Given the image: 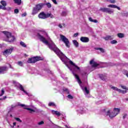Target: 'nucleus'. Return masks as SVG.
Masks as SVG:
<instances>
[{
  "label": "nucleus",
  "instance_id": "f257e3e1",
  "mask_svg": "<svg viewBox=\"0 0 128 128\" xmlns=\"http://www.w3.org/2000/svg\"><path fill=\"white\" fill-rule=\"evenodd\" d=\"M42 34H48L44 31H42L40 33H38V36L40 40L46 44V46H48L49 48H50V50H53V52H55L56 54H57V56L60 58L62 62H66V60L68 58L64 56L63 52H60V49L56 47L52 41L50 40V37H47L46 40V39L42 35Z\"/></svg>",
  "mask_w": 128,
  "mask_h": 128
},
{
  "label": "nucleus",
  "instance_id": "f03ea898",
  "mask_svg": "<svg viewBox=\"0 0 128 128\" xmlns=\"http://www.w3.org/2000/svg\"><path fill=\"white\" fill-rule=\"evenodd\" d=\"M120 110L118 108H114L113 111H110V110H108L106 112V116H108L110 118H114L115 116H116L120 112Z\"/></svg>",
  "mask_w": 128,
  "mask_h": 128
},
{
  "label": "nucleus",
  "instance_id": "7ed1b4c3",
  "mask_svg": "<svg viewBox=\"0 0 128 128\" xmlns=\"http://www.w3.org/2000/svg\"><path fill=\"white\" fill-rule=\"evenodd\" d=\"M4 34L6 36V40L8 42H14L16 40L14 36H12V33L8 32H3Z\"/></svg>",
  "mask_w": 128,
  "mask_h": 128
},
{
  "label": "nucleus",
  "instance_id": "20e7f679",
  "mask_svg": "<svg viewBox=\"0 0 128 128\" xmlns=\"http://www.w3.org/2000/svg\"><path fill=\"white\" fill-rule=\"evenodd\" d=\"M42 60V58L40 56H34L33 58H29L27 61L28 64H36V62Z\"/></svg>",
  "mask_w": 128,
  "mask_h": 128
},
{
  "label": "nucleus",
  "instance_id": "39448f33",
  "mask_svg": "<svg viewBox=\"0 0 128 128\" xmlns=\"http://www.w3.org/2000/svg\"><path fill=\"white\" fill-rule=\"evenodd\" d=\"M60 38L61 40H62V42L65 44L66 46L68 48L70 46V41L68 40V39L66 36L62 34H60Z\"/></svg>",
  "mask_w": 128,
  "mask_h": 128
},
{
  "label": "nucleus",
  "instance_id": "423d86ee",
  "mask_svg": "<svg viewBox=\"0 0 128 128\" xmlns=\"http://www.w3.org/2000/svg\"><path fill=\"white\" fill-rule=\"evenodd\" d=\"M50 14H46L44 12H41L38 14V18H42L44 20V18H50Z\"/></svg>",
  "mask_w": 128,
  "mask_h": 128
},
{
  "label": "nucleus",
  "instance_id": "0eeeda50",
  "mask_svg": "<svg viewBox=\"0 0 128 128\" xmlns=\"http://www.w3.org/2000/svg\"><path fill=\"white\" fill-rule=\"evenodd\" d=\"M18 106H20L22 108H24V110H30V112L32 114V112H36L38 110L36 109H32L30 108H26V106L24 104H18Z\"/></svg>",
  "mask_w": 128,
  "mask_h": 128
},
{
  "label": "nucleus",
  "instance_id": "6e6552de",
  "mask_svg": "<svg viewBox=\"0 0 128 128\" xmlns=\"http://www.w3.org/2000/svg\"><path fill=\"white\" fill-rule=\"evenodd\" d=\"M100 10L102 12H108V14H114V10L108 8H100Z\"/></svg>",
  "mask_w": 128,
  "mask_h": 128
},
{
  "label": "nucleus",
  "instance_id": "1a4fd4ad",
  "mask_svg": "<svg viewBox=\"0 0 128 128\" xmlns=\"http://www.w3.org/2000/svg\"><path fill=\"white\" fill-rule=\"evenodd\" d=\"M14 50V48H11L9 49H7L5 50L4 52V55L6 56H8L9 54H10L12 52V50Z\"/></svg>",
  "mask_w": 128,
  "mask_h": 128
},
{
  "label": "nucleus",
  "instance_id": "9d476101",
  "mask_svg": "<svg viewBox=\"0 0 128 128\" xmlns=\"http://www.w3.org/2000/svg\"><path fill=\"white\" fill-rule=\"evenodd\" d=\"M111 88H112V90H116V92H120V94H126V90H124L120 89H118V88L115 86H112Z\"/></svg>",
  "mask_w": 128,
  "mask_h": 128
},
{
  "label": "nucleus",
  "instance_id": "9b49d317",
  "mask_svg": "<svg viewBox=\"0 0 128 128\" xmlns=\"http://www.w3.org/2000/svg\"><path fill=\"white\" fill-rule=\"evenodd\" d=\"M90 64L92 66V68H96V66H98V64L96 62H94V59L90 61Z\"/></svg>",
  "mask_w": 128,
  "mask_h": 128
},
{
  "label": "nucleus",
  "instance_id": "f8f14e48",
  "mask_svg": "<svg viewBox=\"0 0 128 128\" xmlns=\"http://www.w3.org/2000/svg\"><path fill=\"white\" fill-rule=\"evenodd\" d=\"M8 70V67L6 66L0 67V74H4V72H6Z\"/></svg>",
  "mask_w": 128,
  "mask_h": 128
},
{
  "label": "nucleus",
  "instance_id": "ddd939ff",
  "mask_svg": "<svg viewBox=\"0 0 128 128\" xmlns=\"http://www.w3.org/2000/svg\"><path fill=\"white\" fill-rule=\"evenodd\" d=\"M80 40L82 42H90V38L88 37L82 36L80 38Z\"/></svg>",
  "mask_w": 128,
  "mask_h": 128
},
{
  "label": "nucleus",
  "instance_id": "4468645a",
  "mask_svg": "<svg viewBox=\"0 0 128 128\" xmlns=\"http://www.w3.org/2000/svg\"><path fill=\"white\" fill-rule=\"evenodd\" d=\"M44 6V4L41 3L36 5V7L35 8L40 12V10L42 8V6Z\"/></svg>",
  "mask_w": 128,
  "mask_h": 128
},
{
  "label": "nucleus",
  "instance_id": "2eb2a0df",
  "mask_svg": "<svg viewBox=\"0 0 128 128\" xmlns=\"http://www.w3.org/2000/svg\"><path fill=\"white\" fill-rule=\"evenodd\" d=\"M18 88L20 90H22V92H24V94H27V96H30L26 92V90H24V86H22V85L19 84Z\"/></svg>",
  "mask_w": 128,
  "mask_h": 128
},
{
  "label": "nucleus",
  "instance_id": "dca6fc26",
  "mask_svg": "<svg viewBox=\"0 0 128 128\" xmlns=\"http://www.w3.org/2000/svg\"><path fill=\"white\" fill-rule=\"evenodd\" d=\"M74 76H75V78L76 79L77 82L79 84H82V80L76 74H74Z\"/></svg>",
  "mask_w": 128,
  "mask_h": 128
},
{
  "label": "nucleus",
  "instance_id": "f3484780",
  "mask_svg": "<svg viewBox=\"0 0 128 128\" xmlns=\"http://www.w3.org/2000/svg\"><path fill=\"white\" fill-rule=\"evenodd\" d=\"M103 38L105 40H110L114 39V36H106V37H104Z\"/></svg>",
  "mask_w": 128,
  "mask_h": 128
},
{
  "label": "nucleus",
  "instance_id": "a211bd4d",
  "mask_svg": "<svg viewBox=\"0 0 128 128\" xmlns=\"http://www.w3.org/2000/svg\"><path fill=\"white\" fill-rule=\"evenodd\" d=\"M38 10L36 8H34L32 11V16H34V14H36L38 12Z\"/></svg>",
  "mask_w": 128,
  "mask_h": 128
},
{
  "label": "nucleus",
  "instance_id": "6ab92c4d",
  "mask_svg": "<svg viewBox=\"0 0 128 128\" xmlns=\"http://www.w3.org/2000/svg\"><path fill=\"white\" fill-rule=\"evenodd\" d=\"M100 78L102 80H106V74H101L100 75Z\"/></svg>",
  "mask_w": 128,
  "mask_h": 128
},
{
  "label": "nucleus",
  "instance_id": "aec40b11",
  "mask_svg": "<svg viewBox=\"0 0 128 128\" xmlns=\"http://www.w3.org/2000/svg\"><path fill=\"white\" fill-rule=\"evenodd\" d=\"M69 64H72V66H74L76 68H77V70H80V67L78 66H76L74 64V62H72V61L70 60Z\"/></svg>",
  "mask_w": 128,
  "mask_h": 128
},
{
  "label": "nucleus",
  "instance_id": "412c9836",
  "mask_svg": "<svg viewBox=\"0 0 128 128\" xmlns=\"http://www.w3.org/2000/svg\"><path fill=\"white\" fill-rule=\"evenodd\" d=\"M52 114H56V116H60V113L58 111H54V110H52Z\"/></svg>",
  "mask_w": 128,
  "mask_h": 128
},
{
  "label": "nucleus",
  "instance_id": "4be33fe9",
  "mask_svg": "<svg viewBox=\"0 0 128 128\" xmlns=\"http://www.w3.org/2000/svg\"><path fill=\"white\" fill-rule=\"evenodd\" d=\"M14 2L18 6H20V4H22V0H14Z\"/></svg>",
  "mask_w": 128,
  "mask_h": 128
},
{
  "label": "nucleus",
  "instance_id": "5701e85b",
  "mask_svg": "<svg viewBox=\"0 0 128 128\" xmlns=\"http://www.w3.org/2000/svg\"><path fill=\"white\" fill-rule=\"evenodd\" d=\"M117 36L118 38H122L124 37V34L122 33H118Z\"/></svg>",
  "mask_w": 128,
  "mask_h": 128
},
{
  "label": "nucleus",
  "instance_id": "b1692460",
  "mask_svg": "<svg viewBox=\"0 0 128 128\" xmlns=\"http://www.w3.org/2000/svg\"><path fill=\"white\" fill-rule=\"evenodd\" d=\"M95 50H100L101 52H104V50L102 48H94Z\"/></svg>",
  "mask_w": 128,
  "mask_h": 128
},
{
  "label": "nucleus",
  "instance_id": "393cba45",
  "mask_svg": "<svg viewBox=\"0 0 128 128\" xmlns=\"http://www.w3.org/2000/svg\"><path fill=\"white\" fill-rule=\"evenodd\" d=\"M89 20H90V22H95V23L98 22V20H92V18L90 17L89 18Z\"/></svg>",
  "mask_w": 128,
  "mask_h": 128
},
{
  "label": "nucleus",
  "instance_id": "a878e982",
  "mask_svg": "<svg viewBox=\"0 0 128 128\" xmlns=\"http://www.w3.org/2000/svg\"><path fill=\"white\" fill-rule=\"evenodd\" d=\"M73 44L76 48H78V41H76V40H73Z\"/></svg>",
  "mask_w": 128,
  "mask_h": 128
},
{
  "label": "nucleus",
  "instance_id": "bb28decb",
  "mask_svg": "<svg viewBox=\"0 0 128 128\" xmlns=\"http://www.w3.org/2000/svg\"><path fill=\"white\" fill-rule=\"evenodd\" d=\"M0 4H2V6H6V1L2 0L0 2Z\"/></svg>",
  "mask_w": 128,
  "mask_h": 128
},
{
  "label": "nucleus",
  "instance_id": "cd10ccee",
  "mask_svg": "<svg viewBox=\"0 0 128 128\" xmlns=\"http://www.w3.org/2000/svg\"><path fill=\"white\" fill-rule=\"evenodd\" d=\"M108 6V8H116V6L114 4H109Z\"/></svg>",
  "mask_w": 128,
  "mask_h": 128
},
{
  "label": "nucleus",
  "instance_id": "c85d7f7f",
  "mask_svg": "<svg viewBox=\"0 0 128 128\" xmlns=\"http://www.w3.org/2000/svg\"><path fill=\"white\" fill-rule=\"evenodd\" d=\"M0 10H6V6L0 5Z\"/></svg>",
  "mask_w": 128,
  "mask_h": 128
},
{
  "label": "nucleus",
  "instance_id": "c756f323",
  "mask_svg": "<svg viewBox=\"0 0 128 128\" xmlns=\"http://www.w3.org/2000/svg\"><path fill=\"white\" fill-rule=\"evenodd\" d=\"M44 4H46V6L47 8H52V4H50V2L46 3Z\"/></svg>",
  "mask_w": 128,
  "mask_h": 128
},
{
  "label": "nucleus",
  "instance_id": "7c9ffc66",
  "mask_svg": "<svg viewBox=\"0 0 128 128\" xmlns=\"http://www.w3.org/2000/svg\"><path fill=\"white\" fill-rule=\"evenodd\" d=\"M20 46H23V48H26V44L22 42H20Z\"/></svg>",
  "mask_w": 128,
  "mask_h": 128
},
{
  "label": "nucleus",
  "instance_id": "2f4dec72",
  "mask_svg": "<svg viewBox=\"0 0 128 128\" xmlns=\"http://www.w3.org/2000/svg\"><path fill=\"white\" fill-rule=\"evenodd\" d=\"M48 106H56V104H54V102H50L48 104Z\"/></svg>",
  "mask_w": 128,
  "mask_h": 128
},
{
  "label": "nucleus",
  "instance_id": "473e14b6",
  "mask_svg": "<svg viewBox=\"0 0 128 128\" xmlns=\"http://www.w3.org/2000/svg\"><path fill=\"white\" fill-rule=\"evenodd\" d=\"M4 88H2L1 90V94H0V96H4Z\"/></svg>",
  "mask_w": 128,
  "mask_h": 128
},
{
  "label": "nucleus",
  "instance_id": "72a5a7b5",
  "mask_svg": "<svg viewBox=\"0 0 128 128\" xmlns=\"http://www.w3.org/2000/svg\"><path fill=\"white\" fill-rule=\"evenodd\" d=\"M17 64H18L20 66H23V64H22V61H18L17 62Z\"/></svg>",
  "mask_w": 128,
  "mask_h": 128
},
{
  "label": "nucleus",
  "instance_id": "f704fd0d",
  "mask_svg": "<svg viewBox=\"0 0 128 128\" xmlns=\"http://www.w3.org/2000/svg\"><path fill=\"white\" fill-rule=\"evenodd\" d=\"M66 98L68 100H72L74 98V96H67Z\"/></svg>",
  "mask_w": 128,
  "mask_h": 128
},
{
  "label": "nucleus",
  "instance_id": "c9c22d12",
  "mask_svg": "<svg viewBox=\"0 0 128 128\" xmlns=\"http://www.w3.org/2000/svg\"><path fill=\"white\" fill-rule=\"evenodd\" d=\"M77 112H79V114H84V110H77Z\"/></svg>",
  "mask_w": 128,
  "mask_h": 128
},
{
  "label": "nucleus",
  "instance_id": "e433bc0d",
  "mask_svg": "<svg viewBox=\"0 0 128 128\" xmlns=\"http://www.w3.org/2000/svg\"><path fill=\"white\" fill-rule=\"evenodd\" d=\"M106 1L108 2H110L111 4H114V2H116L115 0H106Z\"/></svg>",
  "mask_w": 128,
  "mask_h": 128
},
{
  "label": "nucleus",
  "instance_id": "4c0bfd02",
  "mask_svg": "<svg viewBox=\"0 0 128 128\" xmlns=\"http://www.w3.org/2000/svg\"><path fill=\"white\" fill-rule=\"evenodd\" d=\"M120 86H121L122 88H123V90H128V88H126V86H124L122 85H121Z\"/></svg>",
  "mask_w": 128,
  "mask_h": 128
},
{
  "label": "nucleus",
  "instance_id": "58836bf2",
  "mask_svg": "<svg viewBox=\"0 0 128 128\" xmlns=\"http://www.w3.org/2000/svg\"><path fill=\"white\" fill-rule=\"evenodd\" d=\"M102 96L99 97V98H98V100H100L99 102H100L98 103V102L97 104H102Z\"/></svg>",
  "mask_w": 128,
  "mask_h": 128
},
{
  "label": "nucleus",
  "instance_id": "ea45409f",
  "mask_svg": "<svg viewBox=\"0 0 128 128\" xmlns=\"http://www.w3.org/2000/svg\"><path fill=\"white\" fill-rule=\"evenodd\" d=\"M117 42H118V41L116 40H113L110 42V44H116Z\"/></svg>",
  "mask_w": 128,
  "mask_h": 128
},
{
  "label": "nucleus",
  "instance_id": "a19ab883",
  "mask_svg": "<svg viewBox=\"0 0 128 128\" xmlns=\"http://www.w3.org/2000/svg\"><path fill=\"white\" fill-rule=\"evenodd\" d=\"M62 16H66V12H62Z\"/></svg>",
  "mask_w": 128,
  "mask_h": 128
},
{
  "label": "nucleus",
  "instance_id": "79ce46f5",
  "mask_svg": "<svg viewBox=\"0 0 128 128\" xmlns=\"http://www.w3.org/2000/svg\"><path fill=\"white\" fill-rule=\"evenodd\" d=\"M84 90H85L86 94H89L90 91H88V88L86 87L84 88Z\"/></svg>",
  "mask_w": 128,
  "mask_h": 128
},
{
  "label": "nucleus",
  "instance_id": "37998d69",
  "mask_svg": "<svg viewBox=\"0 0 128 128\" xmlns=\"http://www.w3.org/2000/svg\"><path fill=\"white\" fill-rule=\"evenodd\" d=\"M44 124V121H41V122H38V124L39 126H40L41 124Z\"/></svg>",
  "mask_w": 128,
  "mask_h": 128
},
{
  "label": "nucleus",
  "instance_id": "c03bdc74",
  "mask_svg": "<svg viewBox=\"0 0 128 128\" xmlns=\"http://www.w3.org/2000/svg\"><path fill=\"white\" fill-rule=\"evenodd\" d=\"M15 120H17L18 122H22V121L20 120V118H15Z\"/></svg>",
  "mask_w": 128,
  "mask_h": 128
},
{
  "label": "nucleus",
  "instance_id": "a18cd8bd",
  "mask_svg": "<svg viewBox=\"0 0 128 128\" xmlns=\"http://www.w3.org/2000/svg\"><path fill=\"white\" fill-rule=\"evenodd\" d=\"M14 12L15 14H18V9H15Z\"/></svg>",
  "mask_w": 128,
  "mask_h": 128
},
{
  "label": "nucleus",
  "instance_id": "49530a36",
  "mask_svg": "<svg viewBox=\"0 0 128 128\" xmlns=\"http://www.w3.org/2000/svg\"><path fill=\"white\" fill-rule=\"evenodd\" d=\"M52 2L54 4H58V2H56V0H52Z\"/></svg>",
  "mask_w": 128,
  "mask_h": 128
},
{
  "label": "nucleus",
  "instance_id": "de8ad7c7",
  "mask_svg": "<svg viewBox=\"0 0 128 128\" xmlns=\"http://www.w3.org/2000/svg\"><path fill=\"white\" fill-rule=\"evenodd\" d=\"M78 36V32L75 33V34H74V38H76V36Z\"/></svg>",
  "mask_w": 128,
  "mask_h": 128
},
{
  "label": "nucleus",
  "instance_id": "09e8293b",
  "mask_svg": "<svg viewBox=\"0 0 128 128\" xmlns=\"http://www.w3.org/2000/svg\"><path fill=\"white\" fill-rule=\"evenodd\" d=\"M22 16H26V13H24L22 14Z\"/></svg>",
  "mask_w": 128,
  "mask_h": 128
},
{
  "label": "nucleus",
  "instance_id": "8fccbe9b",
  "mask_svg": "<svg viewBox=\"0 0 128 128\" xmlns=\"http://www.w3.org/2000/svg\"><path fill=\"white\" fill-rule=\"evenodd\" d=\"M64 91L67 92H68V88H64Z\"/></svg>",
  "mask_w": 128,
  "mask_h": 128
},
{
  "label": "nucleus",
  "instance_id": "3c124183",
  "mask_svg": "<svg viewBox=\"0 0 128 128\" xmlns=\"http://www.w3.org/2000/svg\"><path fill=\"white\" fill-rule=\"evenodd\" d=\"M58 27H59L60 28H62V24H58Z\"/></svg>",
  "mask_w": 128,
  "mask_h": 128
},
{
  "label": "nucleus",
  "instance_id": "603ef678",
  "mask_svg": "<svg viewBox=\"0 0 128 128\" xmlns=\"http://www.w3.org/2000/svg\"><path fill=\"white\" fill-rule=\"evenodd\" d=\"M116 8H118V10H120V8L116 6Z\"/></svg>",
  "mask_w": 128,
  "mask_h": 128
},
{
  "label": "nucleus",
  "instance_id": "864d4df0",
  "mask_svg": "<svg viewBox=\"0 0 128 128\" xmlns=\"http://www.w3.org/2000/svg\"><path fill=\"white\" fill-rule=\"evenodd\" d=\"M6 96L2 98H0V100H6Z\"/></svg>",
  "mask_w": 128,
  "mask_h": 128
},
{
  "label": "nucleus",
  "instance_id": "5fc2aeb1",
  "mask_svg": "<svg viewBox=\"0 0 128 128\" xmlns=\"http://www.w3.org/2000/svg\"><path fill=\"white\" fill-rule=\"evenodd\" d=\"M16 108V106H14V105H12L10 110H12V108Z\"/></svg>",
  "mask_w": 128,
  "mask_h": 128
},
{
  "label": "nucleus",
  "instance_id": "6e6d98bb",
  "mask_svg": "<svg viewBox=\"0 0 128 128\" xmlns=\"http://www.w3.org/2000/svg\"><path fill=\"white\" fill-rule=\"evenodd\" d=\"M126 114H124L123 116V118H126Z\"/></svg>",
  "mask_w": 128,
  "mask_h": 128
},
{
  "label": "nucleus",
  "instance_id": "4d7b16f0",
  "mask_svg": "<svg viewBox=\"0 0 128 128\" xmlns=\"http://www.w3.org/2000/svg\"><path fill=\"white\" fill-rule=\"evenodd\" d=\"M82 76H86V73L84 72V73L82 74Z\"/></svg>",
  "mask_w": 128,
  "mask_h": 128
},
{
  "label": "nucleus",
  "instance_id": "13d9d810",
  "mask_svg": "<svg viewBox=\"0 0 128 128\" xmlns=\"http://www.w3.org/2000/svg\"><path fill=\"white\" fill-rule=\"evenodd\" d=\"M125 74H126V76H127V78H128V72H126L125 73Z\"/></svg>",
  "mask_w": 128,
  "mask_h": 128
},
{
  "label": "nucleus",
  "instance_id": "bf43d9fd",
  "mask_svg": "<svg viewBox=\"0 0 128 128\" xmlns=\"http://www.w3.org/2000/svg\"><path fill=\"white\" fill-rule=\"evenodd\" d=\"M62 26H63L64 28H66V24H64V23H63Z\"/></svg>",
  "mask_w": 128,
  "mask_h": 128
},
{
  "label": "nucleus",
  "instance_id": "052dcab7",
  "mask_svg": "<svg viewBox=\"0 0 128 128\" xmlns=\"http://www.w3.org/2000/svg\"><path fill=\"white\" fill-rule=\"evenodd\" d=\"M13 124H14V126H16V122H14Z\"/></svg>",
  "mask_w": 128,
  "mask_h": 128
},
{
  "label": "nucleus",
  "instance_id": "680f3d73",
  "mask_svg": "<svg viewBox=\"0 0 128 128\" xmlns=\"http://www.w3.org/2000/svg\"><path fill=\"white\" fill-rule=\"evenodd\" d=\"M10 68H12V65H10Z\"/></svg>",
  "mask_w": 128,
  "mask_h": 128
},
{
  "label": "nucleus",
  "instance_id": "e2e57ef3",
  "mask_svg": "<svg viewBox=\"0 0 128 128\" xmlns=\"http://www.w3.org/2000/svg\"><path fill=\"white\" fill-rule=\"evenodd\" d=\"M68 96H72L69 94Z\"/></svg>",
  "mask_w": 128,
  "mask_h": 128
},
{
  "label": "nucleus",
  "instance_id": "0e129e2a",
  "mask_svg": "<svg viewBox=\"0 0 128 128\" xmlns=\"http://www.w3.org/2000/svg\"><path fill=\"white\" fill-rule=\"evenodd\" d=\"M10 116H11V118H12V115L10 114Z\"/></svg>",
  "mask_w": 128,
  "mask_h": 128
},
{
  "label": "nucleus",
  "instance_id": "69168bd1",
  "mask_svg": "<svg viewBox=\"0 0 128 128\" xmlns=\"http://www.w3.org/2000/svg\"><path fill=\"white\" fill-rule=\"evenodd\" d=\"M17 126H18V128H20V126H18V125Z\"/></svg>",
  "mask_w": 128,
  "mask_h": 128
},
{
  "label": "nucleus",
  "instance_id": "338daca9",
  "mask_svg": "<svg viewBox=\"0 0 128 128\" xmlns=\"http://www.w3.org/2000/svg\"><path fill=\"white\" fill-rule=\"evenodd\" d=\"M0 48H2V45H0Z\"/></svg>",
  "mask_w": 128,
  "mask_h": 128
},
{
  "label": "nucleus",
  "instance_id": "774afa93",
  "mask_svg": "<svg viewBox=\"0 0 128 128\" xmlns=\"http://www.w3.org/2000/svg\"><path fill=\"white\" fill-rule=\"evenodd\" d=\"M126 100H128V99H126Z\"/></svg>",
  "mask_w": 128,
  "mask_h": 128
}]
</instances>
